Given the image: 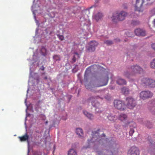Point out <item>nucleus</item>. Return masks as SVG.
Here are the masks:
<instances>
[{
    "mask_svg": "<svg viewBox=\"0 0 155 155\" xmlns=\"http://www.w3.org/2000/svg\"><path fill=\"white\" fill-rule=\"evenodd\" d=\"M103 16V14L101 12H99L94 15L93 17L94 19L98 21L101 20Z\"/></svg>",
    "mask_w": 155,
    "mask_h": 155,
    "instance_id": "ddd939ff",
    "label": "nucleus"
},
{
    "mask_svg": "<svg viewBox=\"0 0 155 155\" xmlns=\"http://www.w3.org/2000/svg\"><path fill=\"white\" fill-rule=\"evenodd\" d=\"M125 103L126 107L129 109H133L136 105L135 100L131 97H127Z\"/></svg>",
    "mask_w": 155,
    "mask_h": 155,
    "instance_id": "39448f33",
    "label": "nucleus"
},
{
    "mask_svg": "<svg viewBox=\"0 0 155 155\" xmlns=\"http://www.w3.org/2000/svg\"><path fill=\"white\" fill-rule=\"evenodd\" d=\"M148 107L150 110L153 114L155 112V100L151 101L148 102Z\"/></svg>",
    "mask_w": 155,
    "mask_h": 155,
    "instance_id": "f8f14e48",
    "label": "nucleus"
},
{
    "mask_svg": "<svg viewBox=\"0 0 155 155\" xmlns=\"http://www.w3.org/2000/svg\"><path fill=\"white\" fill-rule=\"evenodd\" d=\"M117 153V152L116 151V153L114 152L113 153L112 151H107V155H113L114 154H116V153Z\"/></svg>",
    "mask_w": 155,
    "mask_h": 155,
    "instance_id": "c756f323",
    "label": "nucleus"
},
{
    "mask_svg": "<svg viewBox=\"0 0 155 155\" xmlns=\"http://www.w3.org/2000/svg\"><path fill=\"white\" fill-rule=\"evenodd\" d=\"M99 98L98 96H91L87 100V102L88 104L91 103L93 106L96 107L95 110L97 113H100L101 111V110H100L101 106L99 103L96 101V100Z\"/></svg>",
    "mask_w": 155,
    "mask_h": 155,
    "instance_id": "20e7f679",
    "label": "nucleus"
},
{
    "mask_svg": "<svg viewBox=\"0 0 155 155\" xmlns=\"http://www.w3.org/2000/svg\"><path fill=\"white\" fill-rule=\"evenodd\" d=\"M149 128H151V126H149L147 124L146 125Z\"/></svg>",
    "mask_w": 155,
    "mask_h": 155,
    "instance_id": "ea45409f",
    "label": "nucleus"
},
{
    "mask_svg": "<svg viewBox=\"0 0 155 155\" xmlns=\"http://www.w3.org/2000/svg\"><path fill=\"white\" fill-rule=\"evenodd\" d=\"M117 83L120 85H123L126 84L127 82L125 80L118 78L117 81Z\"/></svg>",
    "mask_w": 155,
    "mask_h": 155,
    "instance_id": "dca6fc26",
    "label": "nucleus"
},
{
    "mask_svg": "<svg viewBox=\"0 0 155 155\" xmlns=\"http://www.w3.org/2000/svg\"><path fill=\"white\" fill-rule=\"evenodd\" d=\"M74 54V55L72 59V61L73 62H74L76 61L77 58L79 57V54L77 52H75Z\"/></svg>",
    "mask_w": 155,
    "mask_h": 155,
    "instance_id": "393cba45",
    "label": "nucleus"
},
{
    "mask_svg": "<svg viewBox=\"0 0 155 155\" xmlns=\"http://www.w3.org/2000/svg\"><path fill=\"white\" fill-rule=\"evenodd\" d=\"M68 155H78L76 150L74 149H70L68 152Z\"/></svg>",
    "mask_w": 155,
    "mask_h": 155,
    "instance_id": "4be33fe9",
    "label": "nucleus"
},
{
    "mask_svg": "<svg viewBox=\"0 0 155 155\" xmlns=\"http://www.w3.org/2000/svg\"><path fill=\"white\" fill-rule=\"evenodd\" d=\"M127 15V12L123 11H121L120 12H114L111 17L112 21L115 22L122 21L125 19Z\"/></svg>",
    "mask_w": 155,
    "mask_h": 155,
    "instance_id": "7ed1b4c3",
    "label": "nucleus"
},
{
    "mask_svg": "<svg viewBox=\"0 0 155 155\" xmlns=\"http://www.w3.org/2000/svg\"><path fill=\"white\" fill-rule=\"evenodd\" d=\"M53 58L55 61H60L61 60L60 56L59 55H54L53 56Z\"/></svg>",
    "mask_w": 155,
    "mask_h": 155,
    "instance_id": "b1692460",
    "label": "nucleus"
},
{
    "mask_svg": "<svg viewBox=\"0 0 155 155\" xmlns=\"http://www.w3.org/2000/svg\"><path fill=\"white\" fill-rule=\"evenodd\" d=\"M18 138L21 141H24L27 140L29 138V136L26 133L25 135L21 137H19Z\"/></svg>",
    "mask_w": 155,
    "mask_h": 155,
    "instance_id": "f3484780",
    "label": "nucleus"
},
{
    "mask_svg": "<svg viewBox=\"0 0 155 155\" xmlns=\"http://www.w3.org/2000/svg\"><path fill=\"white\" fill-rule=\"evenodd\" d=\"M134 130L132 128H131L130 130V131L129 132V134L130 135V136H132V135L133 134V133H134Z\"/></svg>",
    "mask_w": 155,
    "mask_h": 155,
    "instance_id": "7c9ffc66",
    "label": "nucleus"
},
{
    "mask_svg": "<svg viewBox=\"0 0 155 155\" xmlns=\"http://www.w3.org/2000/svg\"><path fill=\"white\" fill-rule=\"evenodd\" d=\"M141 82L142 84H144L149 87L154 88L155 87V81L153 79L144 78L142 80Z\"/></svg>",
    "mask_w": 155,
    "mask_h": 155,
    "instance_id": "0eeeda50",
    "label": "nucleus"
},
{
    "mask_svg": "<svg viewBox=\"0 0 155 155\" xmlns=\"http://www.w3.org/2000/svg\"><path fill=\"white\" fill-rule=\"evenodd\" d=\"M88 75V74H87L86 73H85L84 75V79L87 80V78Z\"/></svg>",
    "mask_w": 155,
    "mask_h": 155,
    "instance_id": "f704fd0d",
    "label": "nucleus"
},
{
    "mask_svg": "<svg viewBox=\"0 0 155 155\" xmlns=\"http://www.w3.org/2000/svg\"><path fill=\"white\" fill-rule=\"evenodd\" d=\"M44 69V67H43L42 69H41V70H43V71Z\"/></svg>",
    "mask_w": 155,
    "mask_h": 155,
    "instance_id": "a19ab883",
    "label": "nucleus"
},
{
    "mask_svg": "<svg viewBox=\"0 0 155 155\" xmlns=\"http://www.w3.org/2000/svg\"><path fill=\"white\" fill-rule=\"evenodd\" d=\"M129 72L128 71L124 72V75L127 78H129L130 76L137 74H140L143 71V69L140 67L136 65L131 66L129 68Z\"/></svg>",
    "mask_w": 155,
    "mask_h": 155,
    "instance_id": "f257e3e1",
    "label": "nucleus"
},
{
    "mask_svg": "<svg viewBox=\"0 0 155 155\" xmlns=\"http://www.w3.org/2000/svg\"><path fill=\"white\" fill-rule=\"evenodd\" d=\"M114 104L115 108L121 111L125 110L126 108V105L121 101L118 100H115L114 102Z\"/></svg>",
    "mask_w": 155,
    "mask_h": 155,
    "instance_id": "423d86ee",
    "label": "nucleus"
},
{
    "mask_svg": "<svg viewBox=\"0 0 155 155\" xmlns=\"http://www.w3.org/2000/svg\"><path fill=\"white\" fill-rule=\"evenodd\" d=\"M132 23L133 25H135L138 24H139V22L137 21H133Z\"/></svg>",
    "mask_w": 155,
    "mask_h": 155,
    "instance_id": "72a5a7b5",
    "label": "nucleus"
},
{
    "mask_svg": "<svg viewBox=\"0 0 155 155\" xmlns=\"http://www.w3.org/2000/svg\"><path fill=\"white\" fill-rule=\"evenodd\" d=\"M102 135H103L104 137H105V134H102Z\"/></svg>",
    "mask_w": 155,
    "mask_h": 155,
    "instance_id": "37998d69",
    "label": "nucleus"
},
{
    "mask_svg": "<svg viewBox=\"0 0 155 155\" xmlns=\"http://www.w3.org/2000/svg\"><path fill=\"white\" fill-rule=\"evenodd\" d=\"M152 48L155 51V43H153L151 45Z\"/></svg>",
    "mask_w": 155,
    "mask_h": 155,
    "instance_id": "e433bc0d",
    "label": "nucleus"
},
{
    "mask_svg": "<svg viewBox=\"0 0 155 155\" xmlns=\"http://www.w3.org/2000/svg\"><path fill=\"white\" fill-rule=\"evenodd\" d=\"M109 77H106L101 78L99 80L96 81L94 84L91 85V84L85 85L86 87L88 89L92 90L91 88L99 87L106 85L108 83Z\"/></svg>",
    "mask_w": 155,
    "mask_h": 155,
    "instance_id": "f03ea898",
    "label": "nucleus"
},
{
    "mask_svg": "<svg viewBox=\"0 0 155 155\" xmlns=\"http://www.w3.org/2000/svg\"><path fill=\"white\" fill-rule=\"evenodd\" d=\"M104 43L107 45H110L113 44V42L111 41L107 40L104 41Z\"/></svg>",
    "mask_w": 155,
    "mask_h": 155,
    "instance_id": "cd10ccee",
    "label": "nucleus"
},
{
    "mask_svg": "<svg viewBox=\"0 0 155 155\" xmlns=\"http://www.w3.org/2000/svg\"><path fill=\"white\" fill-rule=\"evenodd\" d=\"M153 23L154 26L155 27V19L153 21Z\"/></svg>",
    "mask_w": 155,
    "mask_h": 155,
    "instance_id": "58836bf2",
    "label": "nucleus"
},
{
    "mask_svg": "<svg viewBox=\"0 0 155 155\" xmlns=\"http://www.w3.org/2000/svg\"><path fill=\"white\" fill-rule=\"evenodd\" d=\"M48 122V121H46V124H47Z\"/></svg>",
    "mask_w": 155,
    "mask_h": 155,
    "instance_id": "a18cd8bd",
    "label": "nucleus"
},
{
    "mask_svg": "<svg viewBox=\"0 0 155 155\" xmlns=\"http://www.w3.org/2000/svg\"><path fill=\"white\" fill-rule=\"evenodd\" d=\"M83 113L85 116L87 117L90 120H92L93 119L94 117L93 115L87 111H84Z\"/></svg>",
    "mask_w": 155,
    "mask_h": 155,
    "instance_id": "aec40b11",
    "label": "nucleus"
},
{
    "mask_svg": "<svg viewBox=\"0 0 155 155\" xmlns=\"http://www.w3.org/2000/svg\"><path fill=\"white\" fill-rule=\"evenodd\" d=\"M76 132L79 137H81L83 135V133L82 130L80 128H77L76 130Z\"/></svg>",
    "mask_w": 155,
    "mask_h": 155,
    "instance_id": "a211bd4d",
    "label": "nucleus"
},
{
    "mask_svg": "<svg viewBox=\"0 0 155 155\" xmlns=\"http://www.w3.org/2000/svg\"><path fill=\"white\" fill-rule=\"evenodd\" d=\"M127 115L124 114H120L118 117V119L121 122H124L127 119Z\"/></svg>",
    "mask_w": 155,
    "mask_h": 155,
    "instance_id": "2eb2a0df",
    "label": "nucleus"
},
{
    "mask_svg": "<svg viewBox=\"0 0 155 155\" xmlns=\"http://www.w3.org/2000/svg\"><path fill=\"white\" fill-rule=\"evenodd\" d=\"M57 36L59 39L61 41L64 40V37L62 35H57Z\"/></svg>",
    "mask_w": 155,
    "mask_h": 155,
    "instance_id": "c85d7f7f",
    "label": "nucleus"
},
{
    "mask_svg": "<svg viewBox=\"0 0 155 155\" xmlns=\"http://www.w3.org/2000/svg\"><path fill=\"white\" fill-rule=\"evenodd\" d=\"M121 91L123 94L125 95H127L129 94V89L125 87H123L121 89Z\"/></svg>",
    "mask_w": 155,
    "mask_h": 155,
    "instance_id": "412c9836",
    "label": "nucleus"
},
{
    "mask_svg": "<svg viewBox=\"0 0 155 155\" xmlns=\"http://www.w3.org/2000/svg\"><path fill=\"white\" fill-rule=\"evenodd\" d=\"M130 123V122L127 121L126 123L125 124H124L123 125V126L125 127H126Z\"/></svg>",
    "mask_w": 155,
    "mask_h": 155,
    "instance_id": "c9c22d12",
    "label": "nucleus"
},
{
    "mask_svg": "<svg viewBox=\"0 0 155 155\" xmlns=\"http://www.w3.org/2000/svg\"><path fill=\"white\" fill-rule=\"evenodd\" d=\"M98 45L97 42L95 41H92L90 42V46L87 48L88 51L90 52H92L95 50V47Z\"/></svg>",
    "mask_w": 155,
    "mask_h": 155,
    "instance_id": "9b49d317",
    "label": "nucleus"
},
{
    "mask_svg": "<svg viewBox=\"0 0 155 155\" xmlns=\"http://www.w3.org/2000/svg\"><path fill=\"white\" fill-rule=\"evenodd\" d=\"M139 151L138 148L134 146L132 147L128 150V155H139Z\"/></svg>",
    "mask_w": 155,
    "mask_h": 155,
    "instance_id": "1a4fd4ad",
    "label": "nucleus"
},
{
    "mask_svg": "<svg viewBox=\"0 0 155 155\" xmlns=\"http://www.w3.org/2000/svg\"><path fill=\"white\" fill-rule=\"evenodd\" d=\"M144 0H137L135 5V11L140 12L142 7L143 4L144 3Z\"/></svg>",
    "mask_w": 155,
    "mask_h": 155,
    "instance_id": "9d476101",
    "label": "nucleus"
},
{
    "mask_svg": "<svg viewBox=\"0 0 155 155\" xmlns=\"http://www.w3.org/2000/svg\"><path fill=\"white\" fill-rule=\"evenodd\" d=\"M34 155H41V153L40 152H36L34 153Z\"/></svg>",
    "mask_w": 155,
    "mask_h": 155,
    "instance_id": "473e14b6",
    "label": "nucleus"
},
{
    "mask_svg": "<svg viewBox=\"0 0 155 155\" xmlns=\"http://www.w3.org/2000/svg\"><path fill=\"white\" fill-rule=\"evenodd\" d=\"M47 77H45L44 78V79H47Z\"/></svg>",
    "mask_w": 155,
    "mask_h": 155,
    "instance_id": "79ce46f5",
    "label": "nucleus"
},
{
    "mask_svg": "<svg viewBox=\"0 0 155 155\" xmlns=\"http://www.w3.org/2000/svg\"><path fill=\"white\" fill-rule=\"evenodd\" d=\"M153 96V94L149 91H143L140 93V97L143 100L150 98Z\"/></svg>",
    "mask_w": 155,
    "mask_h": 155,
    "instance_id": "6e6552de",
    "label": "nucleus"
},
{
    "mask_svg": "<svg viewBox=\"0 0 155 155\" xmlns=\"http://www.w3.org/2000/svg\"><path fill=\"white\" fill-rule=\"evenodd\" d=\"M135 33L138 36H144L146 35L145 31L140 28L136 29L135 30Z\"/></svg>",
    "mask_w": 155,
    "mask_h": 155,
    "instance_id": "4468645a",
    "label": "nucleus"
},
{
    "mask_svg": "<svg viewBox=\"0 0 155 155\" xmlns=\"http://www.w3.org/2000/svg\"><path fill=\"white\" fill-rule=\"evenodd\" d=\"M107 118L109 120L112 122H114L117 119L116 117L115 116H113L112 115H109L108 116Z\"/></svg>",
    "mask_w": 155,
    "mask_h": 155,
    "instance_id": "5701e85b",
    "label": "nucleus"
},
{
    "mask_svg": "<svg viewBox=\"0 0 155 155\" xmlns=\"http://www.w3.org/2000/svg\"><path fill=\"white\" fill-rule=\"evenodd\" d=\"M41 51L42 52H44L45 53H46L47 51L46 50L44 47H43L42 48Z\"/></svg>",
    "mask_w": 155,
    "mask_h": 155,
    "instance_id": "2f4dec72",
    "label": "nucleus"
},
{
    "mask_svg": "<svg viewBox=\"0 0 155 155\" xmlns=\"http://www.w3.org/2000/svg\"><path fill=\"white\" fill-rule=\"evenodd\" d=\"M93 135L91 140H88V143L89 144H90L91 143H93L94 142L93 141V140L94 138H95V136H96V137H97V136H99L98 132L96 131L94 132H93Z\"/></svg>",
    "mask_w": 155,
    "mask_h": 155,
    "instance_id": "6ab92c4d",
    "label": "nucleus"
},
{
    "mask_svg": "<svg viewBox=\"0 0 155 155\" xmlns=\"http://www.w3.org/2000/svg\"><path fill=\"white\" fill-rule=\"evenodd\" d=\"M150 68L153 69H155V58L153 59L150 62Z\"/></svg>",
    "mask_w": 155,
    "mask_h": 155,
    "instance_id": "bb28decb",
    "label": "nucleus"
},
{
    "mask_svg": "<svg viewBox=\"0 0 155 155\" xmlns=\"http://www.w3.org/2000/svg\"><path fill=\"white\" fill-rule=\"evenodd\" d=\"M89 147H90V146H89V145H88L87 147H83V148L87 149V148H89Z\"/></svg>",
    "mask_w": 155,
    "mask_h": 155,
    "instance_id": "4c0bfd02",
    "label": "nucleus"
},
{
    "mask_svg": "<svg viewBox=\"0 0 155 155\" xmlns=\"http://www.w3.org/2000/svg\"><path fill=\"white\" fill-rule=\"evenodd\" d=\"M100 153H101V152H99V153H98V154H99V155H100Z\"/></svg>",
    "mask_w": 155,
    "mask_h": 155,
    "instance_id": "c03bdc74",
    "label": "nucleus"
},
{
    "mask_svg": "<svg viewBox=\"0 0 155 155\" xmlns=\"http://www.w3.org/2000/svg\"><path fill=\"white\" fill-rule=\"evenodd\" d=\"M155 0H144L145 4L146 5H150L154 2Z\"/></svg>",
    "mask_w": 155,
    "mask_h": 155,
    "instance_id": "a878e982",
    "label": "nucleus"
}]
</instances>
